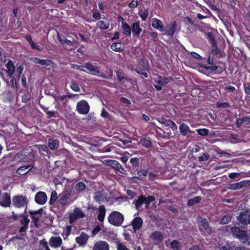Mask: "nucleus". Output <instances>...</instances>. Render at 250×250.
I'll return each instance as SVG.
<instances>
[{
	"mask_svg": "<svg viewBox=\"0 0 250 250\" xmlns=\"http://www.w3.org/2000/svg\"><path fill=\"white\" fill-rule=\"evenodd\" d=\"M231 220V217L229 215H225L221 221V223L222 224L228 223Z\"/></svg>",
	"mask_w": 250,
	"mask_h": 250,
	"instance_id": "nucleus-51",
	"label": "nucleus"
},
{
	"mask_svg": "<svg viewBox=\"0 0 250 250\" xmlns=\"http://www.w3.org/2000/svg\"><path fill=\"white\" fill-rule=\"evenodd\" d=\"M231 232L233 235L238 239L243 244L248 243L249 245L250 244L249 237L246 231L242 230L239 227L235 226L231 228Z\"/></svg>",
	"mask_w": 250,
	"mask_h": 250,
	"instance_id": "nucleus-1",
	"label": "nucleus"
},
{
	"mask_svg": "<svg viewBox=\"0 0 250 250\" xmlns=\"http://www.w3.org/2000/svg\"><path fill=\"white\" fill-rule=\"evenodd\" d=\"M140 143L142 146L146 147H149L152 145L151 142L149 139L146 138L142 139L140 141Z\"/></svg>",
	"mask_w": 250,
	"mask_h": 250,
	"instance_id": "nucleus-39",
	"label": "nucleus"
},
{
	"mask_svg": "<svg viewBox=\"0 0 250 250\" xmlns=\"http://www.w3.org/2000/svg\"><path fill=\"white\" fill-rule=\"evenodd\" d=\"M110 48L111 50L116 52H121L124 48L123 45L120 42H116L113 43Z\"/></svg>",
	"mask_w": 250,
	"mask_h": 250,
	"instance_id": "nucleus-31",
	"label": "nucleus"
},
{
	"mask_svg": "<svg viewBox=\"0 0 250 250\" xmlns=\"http://www.w3.org/2000/svg\"><path fill=\"white\" fill-rule=\"evenodd\" d=\"M84 216L83 212L79 208H77L75 209L73 212L71 213L69 215V222L71 224L75 220L83 218Z\"/></svg>",
	"mask_w": 250,
	"mask_h": 250,
	"instance_id": "nucleus-8",
	"label": "nucleus"
},
{
	"mask_svg": "<svg viewBox=\"0 0 250 250\" xmlns=\"http://www.w3.org/2000/svg\"><path fill=\"white\" fill-rule=\"evenodd\" d=\"M94 199L98 203H101L102 201L106 200V196L101 191H97L94 193Z\"/></svg>",
	"mask_w": 250,
	"mask_h": 250,
	"instance_id": "nucleus-22",
	"label": "nucleus"
},
{
	"mask_svg": "<svg viewBox=\"0 0 250 250\" xmlns=\"http://www.w3.org/2000/svg\"><path fill=\"white\" fill-rule=\"evenodd\" d=\"M152 26L153 28L159 30L160 31H164V25L162 22L156 18L152 19Z\"/></svg>",
	"mask_w": 250,
	"mask_h": 250,
	"instance_id": "nucleus-20",
	"label": "nucleus"
},
{
	"mask_svg": "<svg viewBox=\"0 0 250 250\" xmlns=\"http://www.w3.org/2000/svg\"><path fill=\"white\" fill-rule=\"evenodd\" d=\"M220 250H246L245 247H237L235 246H230L229 245L222 247Z\"/></svg>",
	"mask_w": 250,
	"mask_h": 250,
	"instance_id": "nucleus-34",
	"label": "nucleus"
},
{
	"mask_svg": "<svg viewBox=\"0 0 250 250\" xmlns=\"http://www.w3.org/2000/svg\"><path fill=\"white\" fill-rule=\"evenodd\" d=\"M237 219L239 223L244 227L248 224L250 225V210H244L240 212Z\"/></svg>",
	"mask_w": 250,
	"mask_h": 250,
	"instance_id": "nucleus-3",
	"label": "nucleus"
},
{
	"mask_svg": "<svg viewBox=\"0 0 250 250\" xmlns=\"http://www.w3.org/2000/svg\"><path fill=\"white\" fill-rule=\"evenodd\" d=\"M179 129L180 132L182 133L183 135H186L188 133H192V132L189 129V128L188 125H187L186 124H182L179 126Z\"/></svg>",
	"mask_w": 250,
	"mask_h": 250,
	"instance_id": "nucleus-27",
	"label": "nucleus"
},
{
	"mask_svg": "<svg viewBox=\"0 0 250 250\" xmlns=\"http://www.w3.org/2000/svg\"><path fill=\"white\" fill-rule=\"evenodd\" d=\"M117 250H129L123 243H118L117 246Z\"/></svg>",
	"mask_w": 250,
	"mask_h": 250,
	"instance_id": "nucleus-57",
	"label": "nucleus"
},
{
	"mask_svg": "<svg viewBox=\"0 0 250 250\" xmlns=\"http://www.w3.org/2000/svg\"><path fill=\"white\" fill-rule=\"evenodd\" d=\"M139 14L142 21H146L148 15V9L141 10L140 11Z\"/></svg>",
	"mask_w": 250,
	"mask_h": 250,
	"instance_id": "nucleus-38",
	"label": "nucleus"
},
{
	"mask_svg": "<svg viewBox=\"0 0 250 250\" xmlns=\"http://www.w3.org/2000/svg\"><path fill=\"white\" fill-rule=\"evenodd\" d=\"M217 153L221 157L224 156H227L229 157V156H230L231 155L230 153H229L228 152H226L224 151L221 150H219V151H218Z\"/></svg>",
	"mask_w": 250,
	"mask_h": 250,
	"instance_id": "nucleus-60",
	"label": "nucleus"
},
{
	"mask_svg": "<svg viewBox=\"0 0 250 250\" xmlns=\"http://www.w3.org/2000/svg\"><path fill=\"white\" fill-rule=\"evenodd\" d=\"M176 23L175 21L172 22L168 27V29L167 31V34L172 37L176 31Z\"/></svg>",
	"mask_w": 250,
	"mask_h": 250,
	"instance_id": "nucleus-30",
	"label": "nucleus"
},
{
	"mask_svg": "<svg viewBox=\"0 0 250 250\" xmlns=\"http://www.w3.org/2000/svg\"><path fill=\"white\" fill-rule=\"evenodd\" d=\"M29 60L35 63H39L42 65L47 66L49 65L51 62H52L51 61L41 59L36 57H31Z\"/></svg>",
	"mask_w": 250,
	"mask_h": 250,
	"instance_id": "nucleus-18",
	"label": "nucleus"
},
{
	"mask_svg": "<svg viewBox=\"0 0 250 250\" xmlns=\"http://www.w3.org/2000/svg\"><path fill=\"white\" fill-rule=\"evenodd\" d=\"M204 68L206 70H210L212 71H216L217 68L218 66H204Z\"/></svg>",
	"mask_w": 250,
	"mask_h": 250,
	"instance_id": "nucleus-63",
	"label": "nucleus"
},
{
	"mask_svg": "<svg viewBox=\"0 0 250 250\" xmlns=\"http://www.w3.org/2000/svg\"><path fill=\"white\" fill-rule=\"evenodd\" d=\"M62 240L60 236H52L49 239V244L51 247L58 248L61 246Z\"/></svg>",
	"mask_w": 250,
	"mask_h": 250,
	"instance_id": "nucleus-13",
	"label": "nucleus"
},
{
	"mask_svg": "<svg viewBox=\"0 0 250 250\" xmlns=\"http://www.w3.org/2000/svg\"><path fill=\"white\" fill-rule=\"evenodd\" d=\"M93 18L96 20H99L101 18V14L97 11H94L93 13Z\"/></svg>",
	"mask_w": 250,
	"mask_h": 250,
	"instance_id": "nucleus-62",
	"label": "nucleus"
},
{
	"mask_svg": "<svg viewBox=\"0 0 250 250\" xmlns=\"http://www.w3.org/2000/svg\"><path fill=\"white\" fill-rule=\"evenodd\" d=\"M77 110L79 113L86 114L89 110V106L88 103L84 100L79 102L77 104Z\"/></svg>",
	"mask_w": 250,
	"mask_h": 250,
	"instance_id": "nucleus-7",
	"label": "nucleus"
},
{
	"mask_svg": "<svg viewBox=\"0 0 250 250\" xmlns=\"http://www.w3.org/2000/svg\"><path fill=\"white\" fill-rule=\"evenodd\" d=\"M85 188V185L83 182L77 183L75 186V189L78 191H81Z\"/></svg>",
	"mask_w": 250,
	"mask_h": 250,
	"instance_id": "nucleus-43",
	"label": "nucleus"
},
{
	"mask_svg": "<svg viewBox=\"0 0 250 250\" xmlns=\"http://www.w3.org/2000/svg\"><path fill=\"white\" fill-rule=\"evenodd\" d=\"M22 155L21 153H18L17 154V159L19 158L20 161L25 162L27 161V160L25 158H22Z\"/></svg>",
	"mask_w": 250,
	"mask_h": 250,
	"instance_id": "nucleus-64",
	"label": "nucleus"
},
{
	"mask_svg": "<svg viewBox=\"0 0 250 250\" xmlns=\"http://www.w3.org/2000/svg\"><path fill=\"white\" fill-rule=\"evenodd\" d=\"M207 35L208 38L209 39V40L211 42V43L215 42V38L210 32H208L207 34Z\"/></svg>",
	"mask_w": 250,
	"mask_h": 250,
	"instance_id": "nucleus-61",
	"label": "nucleus"
},
{
	"mask_svg": "<svg viewBox=\"0 0 250 250\" xmlns=\"http://www.w3.org/2000/svg\"><path fill=\"white\" fill-rule=\"evenodd\" d=\"M30 99V96L28 93H24L22 96V102L24 103L27 102Z\"/></svg>",
	"mask_w": 250,
	"mask_h": 250,
	"instance_id": "nucleus-55",
	"label": "nucleus"
},
{
	"mask_svg": "<svg viewBox=\"0 0 250 250\" xmlns=\"http://www.w3.org/2000/svg\"><path fill=\"white\" fill-rule=\"evenodd\" d=\"M201 198L200 197L196 196L192 199H189L188 202V205L189 206H192L195 203H200Z\"/></svg>",
	"mask_w": 250,
	"mask_h": 250,
	"instance_id": "nucleus-37",
	"label": "nucleus"
},
{
	"mask_svg": "<svg viewBox=\"0 0 250 250\" xmlns=\"http://www.w3.org/2000/svg\"><path fill=\"white\" fill-rule=\"evenodd\" d=\"M97 25L101 29L106 30L109 28V23L108 22H104L102 21H99L97 23Z\"/></svg>",
	"mask_w": 250,
	"mask_h": 250,
	"instance_id": "nucleus-35",
	"label": "nucleus"
},
{
	"mask_svg": "<svg viewBox=\"0 0 250 250\" xmlns=\"http://www.w3.org/2000/svg\"><path fill=\"white\" fill-rule=\"evenodd\" d=\"M71 188H67L60 194L59 202L62 205H64L72 193Z\"/></svg>",
	"mask_w": 250,
	"mask_h": 250,
	"instance_id": "nucleus-10",
	"label": "nucleus"
},
{
	"mask_svg": "<svg viewBox=\"0 0 250 250\" xmlns=\"http://www.w3.org/2000/svg\"><path fill=\"white\" fill-rule=\"evenodd\" d=\"M43 212V209L41 208L37 210H30L29 211V213L31 215H36L38 214H41Z\"/></svg>",
	"mask_w": 250,
	"mask_h": 250,
	"instance_id": "nucleus-54",
	"label": "nucleus"
},
{
	"mask_svg": "<svg viewBox=\"0 0 250 250\" xmlns=\"http://www.w3.org/2000/svg\"><path fill=\"white\" fill-rule=\"evenodd\" d=\"M47 199L46 193L42 191L37 192L35 197L36 202L40 205L44 204L47 201Z\"/></svg>",
	"mask_w": 250,
	"mask_h": 250,
	"instance_id": "nucleus-14",
	"label": "nucleus"
},
{
	"mask_svg": "<svg viewBox=\"0 0 250 250\" xmlns=\"http://www.w3.org/2000/svg\"><path fill=\"white\" fill-rule=\"evenodd\" d=\"M11 204L10 194L7 192L3 193L0 200V206L4 208L9 207Z\"/></svg>",
	"mask_w": 250,
	"mask_h": 250,
	"instance_id": "nucleus-12",
	"label": "nucleus"
},
{
	"mask_svg": "<svg viewBox=\"0 0 250 250\" xmlns=\"http://www.w3.org/2000/svg\"><path fill=\"white\" fill-rule=\"evenodd\" d=\"M106 165L112 168H113L116 170H118L122 174H125L126 171L123 168V167L120 165V164L115 160H109L107 161Z\"/></svg>",
	"mask_w": 250,
	"mask_h": 250,
	"instance_id": "nucleus-11",
	"label": "nucleus"
},
{
	"mask_svg": "<svg viewBox=\"0 0 250 250\" xmlns=\"http://www.w3.org/2000/svg\"><path fill=\"white\" fill-rule=\"evenodd\" d=\"M33 168V166H22L20 167L17 170V172L20 175H24L27 174Z\"/></svg>",
	"mask_w": 250,
	"mask_h": 250,
	"instance_id": "nucleus-19",
	"label": "nucleus"
},
{
	"mask_svg": "<svg viewBox=\"0 0 250 250\" xmlns=\"http://www.w3.org/2000/svg\"><path fill=\"white\" fill-rule=\"evenodd\" d=\"M88 236L85 233L82 232L81 235L76 238V242L80 245L84 244L88 240Z\"/></svg>",
	"mask_w": 250,
	"mask_h": 250,
	"instance_id": "nucleus-23",
	"label": "nucleus"
},
{
	"mask_svg": "<svg viewBox=\"0 0 250 250\" xmlns=\"http://www.w3.org/2000/svg\"><path fill=\"white\" fill-rule=\"evenodd\" d=\"M57 199V193L56 191L54 190L52 192L51 197L49 201L50 205H53Z\"/></svg>",
	"mask_w": 250,
	"mask_h": 250,
	"instance_id": "nucleus-44",
	"label": "nucleus"
},
{
	"mask_svg": "<svg viewBox=\"0 0 250 250\" xmlns=\"http://www.w3.org/2000/svg\"><path fill=\"white\" fill-rule=\"evenodd\" d=\"M40 244L42 247V250H50L49 249L47 242L45 239H42L40 241Z\"/></svg>",
	"mask_w": 250,
	"mask_h": 250,
	"instance_id": "nucleus-46",
	"label": "nucleus"
},
{
	"mask_svg": "<svg viewBox=\"0 0 250 250\" xmlns=\"http://www.w3.org/2000/svg\"><path fill=\"white\" fill-rule=\"evenodd\" d=\"M108 220L110 224L115 226H120L124 220V216L119 212L112 211L108 217Z\"/></svg>",
	"mask_w": 250,
	"mask_h": 250,
	"instance_id": "nucleus-2",
	"label": "nucleus"
},
{
	"mask_svg": "<svg viewBox=\"0 0 250 250\" xmlns=\"http://www.w3.org/2000/svg\"><path fill=\"white\" fill-rule=\"evenodd\" d=\"M157 84L155 85V87L158 90H161L162 89V87L163 85H165L166 84L168 83V80L166 78H159V80L157 82Z\"/></svg>",
	"mask_w": 250,
	"mask_h": 250,
	"instance_id": "nucleus-21",
	"label": "nucleus"
},
{
	"mask_svg": "<svg viewBox=\"0 0 250 250\" xmlns=\"http://www.w3.org/2000/svg\"><path fill=\"white\" fill-rule=\"evenodd\" d=\"M199 228L205 234H210L212 232L211 228L209 226L208 222L205 218L202 219L199 225Z\"/></svg>",
	"mask_w": 250,
	"mask_h": 250,
	"instance_id": "nucleus-9",
	"label": "nucleus"
},
{
	"mask_svg": "<svg viewBox=\"0 0 250 250\" xmlns=\"http://www.w3.org/2000/svg\"><path fill=\"white\" fill-rule=\"evenodd\" d=\"M71 88L75 91H79L80 90L78 84L75 81L71 82L70 84Z\"/></svg>",
	"mask_w": 250,
	"mask_h": 250,
	"instance_id": "nucleus-49",
	"label": "nucleus"
},
{
	"mask_svg": "<svg viewBox=\"0 0 250 250\" xmlns=\"http://www.w3.org/2000/svg\"><path fill=\"white\" fill-rule=\"evenodd\" d=\"M13 205L18 208L26 207L28 204V200L26 197L22 195H18L13 197Z\"/></svg>",
	"mask_w": 250,
	"mask_h": 250,
	"instance_id": "nucleus-4",
	"label": "nucleus"
},
{
	"mask_svg": "<svg viewBox=\"0 0 250 250\" xmlns=\"http://www.w3.org/2000/svg\"><path fill=\"white\" fill-rule=\"evenodd\" d=\"M131 30L132 31L134 35H135L137 37H138L142 31L141 28L140 27L139 23H134L132 25Z\"/></svg>",
	"mask_w": 250,
	"mask_h": 250,
	"instance_id": "nucleus-26",
	"label": "nucleus"
},
{
	"mask_svg": "<svg viewBox=\"0 0 250 250\" xmlns=\"http://www.w3.org/2000/svg\"><path fill=\"white\" fill-rule=\"evenodd\" d=\"M7 69L8 75L9 77H11L14 73L15 67L13 62L11 60H9L6 65Z\"/></svg>",
	"mask_w": 250,
	"mask_h": 250,
	"instance_id": "nucleus-24",
	"label": "nucleus"
},
{
	"mask_svg": "<svg viewBox=\"0 0 250 250\" xmlns=\"http://www.w3.org/2000/svg\"><path fill=\"white\" fill-rule=\"evenodd\" d=\"M162 124L166 126H169L173 131L176 130L177 128L175 123L170 120H164Z\"/></svg>",
	"mask_w": 250,
	"mask_h": 250,
	"instance_id": "nucleus-29",
	"label": "nucleus"
},
{
	"mask_svg": "<svg viewBox=\"0 0 250 250\" xmlns=\"http://www.w3.org/2000/svg\"><path fill=\"white\" fill-rule=\"evenodd\" d=\"M24 69V65L23 64H20L16 69V73L17 75L18 79H20Z\"/></svg>",
	"mask_w": 250,
	"mask_h": 250,
	"instance_id": "nucleus-45",
	"label": "nucleus"
},
{
	"mask_svg": "<svg viewBox=\"0 0 250 250\" xmlns=\"http://www.w3.org/2000/svg\"><path fill=\"white\" fill-rule=\"evenodd\" d=\"M143 223V219L140 217H137L135 218L131 222L133 230L135 232L137 230H139L142 226Z\"/></svg>",
	"mask_w": 250,
	"mask_h": 250,
	"instance_id": "nucleus-17",
	"label": "nucleus"
},
{
	"mask_svg": "<svg viewBox=\"0 0 250 250\" xmlns=\"http://www.w3.org/2000/svg\"><path fill=\"white\" fill-rule=\"evenodd\" d=\"M170 247L173 250H179L181 248V244L177 240H173L170 244Z\"/></svg>",
	"mask_w": 250,
	"mask_h": 250,
	"instance_id": "nucleus-36",
	"label": "nucleus"
},
{
	"mask_svg": "<svg viewBox=\"0 0 250 250\" xmlns=\"http://www.w3.org/2000/svg\"><path fill=\"white\" fill-rule=\"evenodd\" d=\"M209 158V154L204 153L202 156L198 157V160L200 162L205 161L208 160Z\"/></svg>",
	"mask_w": 250,
	"mask_h": 250,
	"instance_id": "nucleus-50",
	"label": "nucleus"
},
{
	"mask_svg": "<svg viewBox=\"0 0 250 250\" xmlns=\"http://www.w3.org/2000/svg\"><path fill=\"white\" fill-rule=\"evenodd\" d=\"M150 238L155 243L158 244L163 241L164 236L161 232L159 231H155L150 235Z\"/></svg>",
	"mask_w": 250,
	"mask_h": 250,
	"instance_id": "nucleus-16",
	"label": "nucleus"
},
{
	"mask_svg": "<svg viewBox=\"0 0 250 250\" xmlns=\"http://www.w3.org/2000/svg\"><path fill=\"white\" fill-rule=\"evenodd\" d=\"M59 141L57 140H48V146L51 150H55L59 147Z\"/></svg>",
	"mask_w": 250,
	"mask_h": 250,
	"instance_id": "nucleus-32",
	"label": "nucleus"
},
{
	"mask_svg": "<svg viewBox=\"0 0 250 250\" xmlns=\"http://www.w3.org/2000/svg\"><path fill=\"white\" fill-rule=\"evenodd\" d=\"M147 174V172L144 170H141L138 172V177L137 178L140 180H143L144 178H146Z\"/></svg>",
	"mask_w": 250,
	"mask_h": 250,
	"instance_id": "nucleus-47",
	"label": "nucleus"
},
{
	"mask_svg": "<svg viewBox=\"0 0 250 250\" xmlns=\"http://www.w3.org/2000/svg\"><path fill=\"white\" fill-rule=\"evenodd\" d=\"M197 131L201 136H207L208 134V130L205 128L198 129Z\"/></svg>",
	"mask_w": 250,
	"mask_h": 250,
	"instance_id": "nucleus-52",
	"label": "nucleus"
},
{
	"mask_svg": "<svg viewBox=\"0 0 250 250\" xmlns=\"http://www.w3.org/2000/svg\"><path fill=\"white\" fill-rule=\"evenodd\" d=\"M130 162L133 166H137L139 164V159L138 158H133L130 159Z\"/></svg>",
	"mask_w": 250,
	"mask_h": 250,
	"instance_id": "nucleus-53",
	"label": "nucleus"
},
{
	"mask_svg": "<svg viewBox=\"0 0 250 250\" xmlns=\"http://www.w3.org/2000/svg\"><path fill=\"white\" fill-rule=\"evenodd\" d=\"M105 214V208L104 205L100 206L99 208L98 219L100 222H103Z\"/></svg>",
	"mask_w": 250,
	"mask_h": 250,
	"instance_id": "nucleus-28",
	"label": "nucleus"
},
{
	"mask_svg": "<svg viewBox=\"0 0 250 250\" xmlns=\"http://www.w3.org/2000/svg\"><path fill=\"white\" fill-rule=\"evenodd\" d=\"M211 44L212 45V53H213L214 55L217 54L219 51L218 50L216 42H214Z\"/></svg>",
	"mask_w": 250,
	"mask_h": 250,
	"instance_id": "nucleus-58",
	"label": "nucleus"
},
{
	"mask_svg": "<svg viewBox=\"0 0 250 250\" xmlns=\"http://www.w3.org/2000/svg\"><path fill=\"white\" fill-rule=\"evenodd\" d=\"M58 40L61 43V44L63 45H65V44H66L68 45H73V43L71 41L67 40L66 39H62L60 37L59 34H58Z\"/></svg>",
	"mask_w": 250,
	"mask_h": 250,
	"instance_id": "nucleus-40",
	"label": "nucleus"
},
{
	"mask_svg": "<svg viewBox=\"0 0 250 250\" xmlns=\"http://www.w3.org/2000/svg\"><path fill=\"white\" fill-rule=\"evenodd\" d=\"M93 250H109V245L105 241H99L94 245Z\"/></svg>",
	"mask_w": 250,
	"mask_h": 250,
	"instance_id": "nucleus-15",
	"label": "nucleus"
},
{
	"mask_svg": "<svg viewBox=\"0 0 250 250\" xmlns=\"http://www.w3.org/2000/svg\"><path fill=\"white\" fill-rule=\"evenodd\" d=\"M71 64V67L73 69L80 70L81 71H84V72L85 71V70L83 68V67L80 65H78L74 64V63H72V64Z\"/></svg>",
	"mask_w": 250,
	"mask_h": 250,
	"instance_id": "nucleus-56",
	"label": "nucleus"
},
{
	"mask_svg": "<svg viewBox=\"0 0 250 250\" xmlns=\"http://www.w3.org/2000/svg\"><path fill=\"white\" fill-rule=\"evenodd\" d=\"M21 223L22 226H28V224L30 222V220L27 218L26 216H22L21 219Z\"/></svg>",
	"mask_w": 250,
	"mask_h": 250,
	"instance_id": "nucleus-48",
	"label": "nucleus"
},
{
	"mask_svg": "<svg viewBox=\"0 0 250 250\" xmlns=\"http://www.w3.org/2000/svg\"><path fill=\"white\" fill-rule=\"evenodd\" d=\"M85 67L87 70V71H85L86 73L91 75L100 76L103 78H105V77L103 74L100 75V67L99 66H98L96 65H93L90 62H86L85 63Z\"/></svg>",
	"mask_w": 250,
	"mask_h": 250,
	"instance_id": "nucleus-5",
	"label": "nucleus"
},
{
	"mask_svg": "<svg viewBox=\"0 0 250 250\" xmlns=\"http://www.w3.org/2000/svg\"><path fill=\"white\" fill-rule=\"evenodd\" d=\"M145 196L143 195H140L138 199L135 201V208L137 210H141L142 204H145Z\"/></svg>",
	"mask_w": 250,
	"mask_h": 250,
	"instance_id": "nucleus-25",
	"label": "nucleus"
},
{
	"mask_svg": "<svg viewBox=\"0 0 250 250\" xmlns=\"http://www.w3.org/2000/svg\"><path fill=\"white\" fill-rule=\"evenodd\" d=\"M122 28L124 30V33L127 36H130L131 33V28L126 23L122 22Z\"/></svg>",
	"mask_w": 250,
	"mask_h": 250,
	"instance_id": "nucleus-33",
	"label": "nucleus"
},
{
	"mask_svg": "<svg viewBox=\"0 0 250 250\" xmlns=\"http://www.w3.org/2000/svg\"><path fill=\"white\" fill-rule=\"evenodd\" d=\"M138 2L137 0H133L129 4V7L130 8H135L138 6Z\"/></svg>",
	"mask_w": 250,
	"mask_h": 250,
	"instance_id": "nucleus-59",
	"label": "nucleus"
},
{
	"mask_svg": "<svg viewBox=\"0 0 250 250\" xmlns=\"http://www.w3.org/2000/svg\"><path fill=\"white\" fill-rule=\"evenodd\" d=\"M155 197L153 196H148L147 197H145V204L146 208L149 206L150 202H152L155 200Z\"/></svg>",
	"mask_w": 250,
	"mask_h": 250,
	"instance_id": "nucleus-41",
	"label": "nucleus"
},
{
	"mask_svg": "<svg viewBox=\"0 0 250 250\" xmlns=\"http://www.w3.org/2000/svg\"><path fill=\"white\" fill-rule=\"evenodd\" d=\"M139 64L140 66H142L144 70L148 69L149 65L147 60L145 59L141 60L139 62Z\"/></svg>",
	"mask_w": 250,
	"mask_h": 250,
	"instance_id": "nucleus-42",
	"label": "nucleus"
},
{
	"mask_svg": "<svg viewBox=\"0 0 250 250\" xmlns=\"http://www.w3.org/2000/svg\"><path fill=\"white\" fill-rule=\"evenodd\" d=\"M250 186V180H244L240 182L229 184L228 188L231 190H238Z\"/></svg>",
	"mask_w": 250,
	"mask_h": 250,
	"instance_id": "nucleus-6",
	"label": "nucleus"
}]
</instances>
